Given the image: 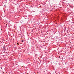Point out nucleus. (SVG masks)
Listing matches in <instances>:
<instances>
[{"label": "nucleus", "instance_id": "2", "mask_svg": "<svg viewBox=\"0 0 74 74\" xmlns=\"http://www.w3.org/2000/svg\"><path fill=\"white\" fill-rule=\"evenodd\" d=\"M19 44L18 43H17V44Z\"/></svg>", "mask_w": 74, "mask_h": 74}, {"label": "nucleus", "instance_id": "3", "mask_svg": "<svg viewBox=\"0 0 74 74\" xmlns=\"http://www.w3.org/2000/svg\"><path fill=\"white\" fill-rule=\"evenodd\" d=\"M22 42H23V40H22Z\"/></svg>", "mask_w": 74, "mask_h": 74}, {"label": "nucleus", "instance_id": "1", "mask_svg": "<svg viewBox=\"0 0 74 74\" xmlns=\"http://www.w3.org/2000/svg\"><path fill=\"white\" fill-rule=\"evenodd\" d=\"M3 49L4 50H5V47H3Z\"/></svg>", "mask_w": 74, "mask_h": 74}]
</instances>
